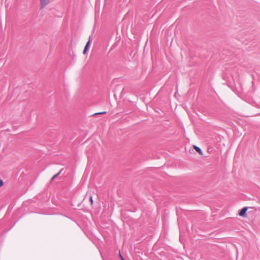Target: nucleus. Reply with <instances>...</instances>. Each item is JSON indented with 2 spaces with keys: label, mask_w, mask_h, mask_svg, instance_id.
Returning a JSON list of instances; mask_svg holds the SVG:
<instances>
[{
  "label": "nucleus",
  "mask_w": 260,
  "mask_h": 260,
  "mask_svg": "<svg viewBox=\"0 0 260 260\" xmlns=\"http://www.w3.org/2000/svg\"><path fill=\"white\" fill-rule=\"evenodd\" d=\"M119 256H120V257L121 258V259L122 260V258H123V257L122 256V255H121V254H120V253H119Z\"/></svg>",
  "instance_id": "obj_9"
},
{
  "label": "nucleus",
  "mask_w": 260,
  "mask_h": 260,
  "mask_svg": "<svg viewBox=\"0 0 260 260\" xmlns=\"http://www.w3.org/2000/svg\"><path fill=\"white\" fill-rule=\"evenodd\" d=\"M247 211V208L244 207L242 209V210L240 211V212L239 213V215L240 216L244 217L245 216L246 211Z\"/></svg>",
  "instance_id": "obj_2"
},
{
  "label": "nucleus",
  "mask_w": 260,
  "mask_h": 260,
  "mask_svg": "<svg viewBox=\"0 0 260 260\" xmlns=\"http://www.w3.org/2000/svg\"><path fill=\"white\" fill-rule=\"evenodd\" d=\"M3 185H4L3 181L0 179V187H1Z\"/></svg>",
  "instance_id": "obj_6"
},
{
  "label": "nucleus",
  "mask_w": 260,
  "mask_h": 260,
  "mask_svg": "<svg viewBox=\"0 0 260 260\" xmlns=\"http://www.w3.org/2000/svg\"><path fill=\"white\" fill-rule=\"evenodd\" d=\"M193 148L200 154L203 155V152L202 150L197 146H193Z\"/></svg>",
  "instance_id": "obj_4"
},
{
  "label": "nucleus",
  "mask_w": 260,
  "mask_h": 260,
  "mask_svg": "<svg viewBox=\"0 0 260 260\" xmlns=\"http://www.w3.org/2000/svg\"><path fill=\"white\" fill-rule=\"evenodd\" d=\"M50 0H40L41 8H43L45 7L49 2Z\"/></svg>",
  "instance_id": "obj_3"
},
{
  "label": "nucleus",
  "mask_w": 260,
  "mask_h": 260,
  "mask_svg": "<svg viewBox=\"0 0 260 260\" xmlns=\"http://www.w3.org/2000/svg\"><path fill=\"white\" fill-rule=\"evenodd\" d=\"M106 112H98V113H95V114H106Z\"/></svg>",
  "instance_id": "obj_8"
},
{
  "label": "nucleus",
  "mask_w": 260,
  "mask_h": 260,
  "mask_svg": "<svg viewBox=\"0 0 260 260\" xmlns=\"http://www.w3.org/2000/svg\"><path fill=\"white\" fill-rule=\"evenodd\" d=\"M61 173V171L59 172L57 174L54 175L51 178V181H52L56 177H57Z\"/></svg>",
  "instance_id": "obj_5"
},
{
  "label": "nucleus",
  "mask_w": 260,
  "mask_h": 260,
  "mask_svg": "<svg viewBox=\"0 0 260 260\" xmlns=\"http://www.w3.org/2000/svg\"><path fill=\"white\" fill-rule=\"evenodd\" d=\"M90 201L91 204L92 205L93 204V200H92V197L91 196L90 198Z\"/></svg>",
  "instance_id": "obj_7"
},
{
  "label": "nucleus",
  "mask_w": 260,
  "mask_h": 260,
  "mask_svg": "<svg viewBox=\"0 0 260 260\" xmlns=\"http://www.w3.org/2000/svg\"><path fill=\"white\" fill-rule=\"evenodd\" d=\"M122 260H125L124 258H122Z\"/></svg>",
  "instance_id": "obj_10"
},
{
  "label": "nucleus",
  "mask_w": 260,
  "mask_h": 260,
  "mask_svg": "<svg viewBox=\"0 0 260 260\" xmlns=\"http://www.w3.org/2000/svg\"><path fill=\"white\" fill-rule=\"evenodd\" d=\"M90 42V37L89 36L88 41L87 42V43L84 47V49L83 50V54H85L86 53V52H87V51L88 49L89 46Z\"/></svg>",
  "instance_id": "obj_1"
}]
</instances>
